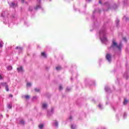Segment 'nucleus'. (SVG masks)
Instances as JSON below:
<instances>
[{
    "instance_id": "obj_17",
    "label": "nucleus",
    "mask_w": 129,
    "mask_h": 129,
    "mask_svg": "<svg viewBox=\"0 0 129 129\" xmlns=\"http://www.w3.org/2000/svg\"><path fill=\"white\" fill-rule=\"evenodd\" d=\"M98 107H99V108H100V109H102V105H101L100 104H99L98 105Z\"/></svg>"
},
{
    "instance_id": "obj_3",
    "label": "nucleus",
    "mask_w": 129,
    "mask_h": 129,
    "mask_svg": "<svg viewBox=\"0 0 129 129\" xmlns=\"http://www.w3.org/2000/svg\"><path fill=\"white\" fill-rule=\"evenodd\" d=\"M1 85H2V86L5 87L6 91H7V92L9 91V86L8 85V84L7 83H2Z\"/></svg>"
},
{
    "instance_id": "obj_13",
    "label": "nucleus",
    "mask_w": 129,
    "mask_h": 129,
    "mask_svg": "<svg viewBox=\"0 0 129 129\" xmlns=\"http://www.w3.org/2000/svg\"><path fill=\"white\" fill-rule=\"evenodd\" d=\"M39 128L42 129V128H43V127H44V125L43 124H40L39 125Z\"/></svg>"
},
{
    "instance_id": "obj_30",
    "label": "nucleus",
    "mask_w": 129,
    "mask_h": 129,
    "mask_svg": "<svg viewBox=\"0 0 129 129\" xmlns=\"http://www.w3.org/2000/svg\"><path fill=\"white\" fill-rule=\"evenodd\" d=\"M99 4H102V3H101V0H99Z\"/></svg>"
},
{
    "instance_id": "obj_2",
    "label": "nucleus",
    "mask_w": 129,
    "mask_h": 129,
    "mask_svg": "<svg viewBox=\"0 0 129 129\" xmlns=\"http://www.w3.org/2000/svg\"><path fill=\"white\" fill-rule=\"evenodd\" d=\"M111 47L117 48L118 51H120L121 50V48H122V44L121 43L117 44V43H116L115 40H113L112 44L111 45Z\"/></svg>"
},
{
    "instance_id": "obj_11",
    "label": "nucleus",
    "mask_w": 129,
    "mask_h": 129,
    "mask_svg": "<svg viewBox=\"0 0 129 129\" xmlns=\"http://www.w3.org/2000/svg\"><path fill=\"white\" fill-rule=\"evenodd\" d=\"M12 106H13V105H12V104H8V108H9V109L12 108Z\"/></svg>"
},
{
    "instance_id": "obj_24",
    "label": "nucleus",
    "mask_w": 129,
    "mask_h": 129,
    "mask_svg": "<svg viewBox=\"0 0 129 129\" xmlns=\"http://www.w3.org/2000/svg\"><path fill=\"white\" fill-rule=\"evenodd\" d=\"M20 123H21V124H24V123H25V121H20Z\"/></svg>"
},
{
    "instance_id": "obj_37",
    "label": "nucleus",
    "mask_w": 129,
    "mask_h": 129,
    "mask_svg": "<svg viewBox=\"0 0 129 129\" xmlns=\"http://www.w3.org/2000/svg\"><path fill=\"white\" fill-rule=\"evenodd\" d=\"M71 80H72V78H71Z\"/></svg>"
},
{
    "instance_id": "obj_9",
    "label": "nucleus",
    "mask_w": 129,
    "mask_h": 129,
    "mask_svg": "<svg viewBox=\"0 0 129 129\" xmlns=\"http://www.w3.org/2000/svg\"><path fill=\"white\" fill-rule=\"evenodd\" d=\"M41 56H42V57H44V58H46V57H47V55H46V53L45 52H42Z\"/></svg>"
},
{
    "instance_id": "obj_34",
    "label": "nucleus",
    "mask_w": 129,
    "mask_h": 129,
    "mask_svg": "<svg viewBox=\"0 0 129 129\" xmlns=\"http://www.w3.org/2000/svg\"><path fill=\"white\" fill-rule=\"evenodd\" d=\"M69 119H72V116H71L69 117Z\"/></svg>"
},
{
    "instance_id": "obj_14",
    "label": "nucleus",
    "mask_w": 129,
    "mask_h": 129,
    "mask_svg": "<svg viewBox=\"0 0 129 129\" xmlns=\"http://www.w3.org/2000/svg\"><path fill=\"white\" fill-rule=\"evenodd\" d=\"M32 84H31V83H27V87H31Z\"/></svg>"
},
{
    "instance_id": "obj_10",
    "label": "nucleus",
    "mask_w": 129,
    "mask_h": 129,
    "mask_svg": "<svg viewBox=\"0 0 129 129\" xmlns=\"http://www.w3.org/2000/svg\"><path fill=\"white\" fill-rule=\"evenodd\" d=\"M13 69V67L10 66L7 67V70H12Z\"/></svg>"
},
{
    "instance_id": "obj_27",
    "label": "nucleus",
    "mask_w": 129,
    "mask_h": 129,
    "mask_svg": "<svg viewBox=\"0 0 129 129\" xmlns=\"http://www.w3.org/2000/svg\"><path fill=\"white\" fill-rule=\"evenodd\" d=\"M71 89L68 88H67V91H69V90H71Z\"/></svg>"
},
{
    "instance_id": "obj_35",
    "label": "nucleus",
    "mask_w": 129,
    "mask_h": 129,
    "mask_svg": "<svg viewBox=\"0 0 129 129\" xmlns=\"http://www.w3.org/2000/svg\"><path fill=\"white\" fill-rule=\"evenodd\" d=\"M10 96V97H12L13 95H11H11H10V96Z\"/></svg>"
},
{
    "instance_id": "obj_8",
    "label": "nucleus",
    "mask_w": 129,
    "mask_h": 129,
    "mask_svg": "<svg viewBox=\"0 0 129 129\" xmlns=\"http://www.w3.org/2000/svg\"><path fill=\"white\" fill-rule=\"evenodd\" d=\"M35 9V10H39V9H41V5L40 4L37 5Z\"/></svg>"
},
{
    "instance_id": "obj_19",
    "label": "nucleus",
    "mask_w": 129,
    "mask_h": 129,
    "mask_svg": "<svg viewBox=\"0 0 129 129\" xmlns=\"http://www.w3.org/2000/svg\"><path fill=\"white\" fill-rule=\"evenodd\" d=\"M127 103V100H126V99H125L123 102V104L125 105Z\"/></svg>"
},
{
    "instance_id": "obj_31",
    "label": "nucleus",
    "mask_w": 129,
    "mask_h": 129,
    "mask_svg": "<svg viewBox=\"0 0 129 129\" xmlns=\"http://www.w3.org/2000/svg\"><path fill=\"white\" fill-rule=\"evenodd\" d=\"M3 79V77L0 75V80H2Z\"/></svg>"
},
{
    "instance_id": "obj_12",
    "label": "nucleus",
    "mask_w": 129,
    "mask_h": 129,
    "mask_svg": "<svg viewBox=\"0 0 129 129\" xmlns=\"http://www.w3.org/2000/svg\"><path fill=\"white\" fill-rule=\"evenodd\" d=\"M53 123H54V125L55 126H58V122H57V121H54V122H53Z\"/></svg>"
},
{
    "instance_id": "obj_18",
    "label": "nucleus",
    "mask_w": 129,
    "mask_h": 129,
    "mask_svg": "<svg viewBox=\"0 0 129 129\" xmlns=\"http://www.w3.org/2000/svg\"><path fill=\"white\" fill-rule=\"evenodd\" d=\"M71 128L72 129H75V128H76V126L75 125H71Z\"/></svg>"
},
{
    "instance_id": "obj_29",
    "label": "nucleus",
    "mask_w": 129,
    "mask_h": 129,
    "mask_svg": "<svg viewBox=\"0 0 129 129\" xmlns=\"http://www.w3.org/2000/svg\"><path fill=\"white\" fill-rule=\"evenodd\" d=\"M116 22L117 24H118V23H119V20H117L116 21Z\"/></svg>"
},
{
    "instance_id": "obj_36",
    "label": "nucleus",
    "mask_w": 129,
    "mask_h": 129,
    "mask_svg": "<svg viewBox=\"0 0 129 129\" xmlns=\"http://www.w3.org/2000/svg\"><path fill=\"white\" fill-rule=\"evenodd\" d=\"M91 0H86L87 2H90Z\"/></svg>"
},
{
    "instance_id": "obj_25",
    "label": "nucleus",
    "mask_w": 129,
    "mask_h": 129,
    "mask_svg": "<svg viewBox=\"0 0 129 129\" xmlns=\"http://www.w3.org/2000/svg\"><path fill=\"white\" fill-rule=\"evenodd\" d=\"M35 91L36 92H39V91H40V90L39 89H37L36 88L35 89Z\"/></svg>"
},
{
    "instance_id": "obj_32",
    "label": "nucleus",
    "mask_w": 129,
    "mask_h": 129,
    "mask_svg": "<svg viewBox=\"0 0 129 129\" xmlns=\"http://www.w3.org/2000/svg\"><path fill=\"white\" fill-rule=\"evenodd\" d=\"M21 2L23 3H25V0H21Z\"/></svg>"
},
{
    "instance_id": "obj_5",
    "label": "nucleus",
    "mask_w": 129,
    "mask_h": 129,
    "mask_svg": "<svg viewBox=\"0 0 129 129\" xmlns=\"http://www.w3.org/2000/svg\"><path fill=\"white\" fill-rule=\"evenodd\" d=\"M10 6L11 8H16V7H17V5L15 4L14 3H12L10 4Z\"/></svg>"
},
{
    "instance_id": "obj_28",
    "label": "nucleus",
    "mask_w": 129,
    "mask_h": 129,
    "mask_svg": "<svg viewBox=\"0 0 129 129\" xmlns=\"http://www.w3.org/2000/svg\"><path fill=\"white\" fill-rule=\"evenodd\" d=\"M125 116H126V113H124L123 114V117H125Z\"/></svg>"
},
{
    "instance_id": "obj_26",
    "label": "nucleus",
    "mask_w": 129,
    "mask_h": 129,
    "mask_svg": "<svg viewBox=\"0 0 129 129\" xmlns=\"http://www.w3.org/2000/svg\"><path fill=\"white\" fill-rule=\"evenodd\" d=\"M63 89V88H62V86H59V90H62Z\"/></svg>"
},
{
    "instance_id": "obj_20",
    "label": "nucleus",
    "mask_w": 129,
    "mask_h": 129,
    "mask_svg": "<svg viewBox=\"0 0 129 129\" xmlns=\"http://www.w3.org/2000/svg\"><path fill=\"white\" fill-rule=\"evenodd\" d=\"M6 14L5 12H2V14H1V17H5V15Z\"/></svg>"
},
{
    "instance_id": "obj_22",
    "label": "nucleus",
    "mask_w": 129,
    "mask_h": 129,
    "mask_svg": "<svg viewBox=\"0 0 129 129\" xmlns=\"http://www.w3.org/2000/svg\"><path fill=\"white\" fill-rule=\"evenodd\" d=\"M56 70H57V71H58V70H61V67H57L56 68Z\"/></svg>"
},
{
    "instance_id": "obj_16",
    "label": "nucleus",
    "mask_w": 129,
    "mask_h": 129,
    "mask_svg": "<svg viewBox=\"0 0 129 129\" xmlns=\"http://www.w3.org/2000/svg\"><path fill=\"white\" fill-rule=\"evenodd\" d=\"M3 45H4V42L3 41L0 42V48H3Z\"/></svg>"
},
{
    "instance_id": "obj_7",
    "label": "nucleus",
    "mask_w": 129,
    "mask_h": 129,
    "mask_svg": "<svg viewBox=\"0 0 129 129\" xmlns=\"http://www.w3.org/2000/svg\"><path fill=\"white\" fill-rule=\"evenodd\" d=\"M47 106H48V105L46 103H43L42 104V108L44 109H46V108H47Z\"/></svg>"
},
{
    "instance_id": "obj_21",
    "label": "nucleus",
    "mask_w": 129,
    "mask_h": 129,
    "mask_svg": "<svg viewBox=\"0 0 129 129\" xmlns=\"http://www.w3.org/2000/svg\"><path fill=\"white\" fill-rule=\"evenodd\" d=\"M109 89V88L108 87H105V90L106 91H108Z\"/></svg>"
},
{
    "instance_id": "obj_6",
    "label": "nucleus",
    "mask_w": 129,
    "mask_h": 129,
    "mask_svg": "<svg viewBox=\"0 0 129 129\" xmlns=\"http://www.w3.org/2000/svg\"><path fill=\"white\" fill-rule=\"evenodd\" d=\"M17 70H18V72H23V71H24L23 67H22L18 68Z\"/></svg>"
},
{
    "instance_id": "obj_23",
    "label": "nucleus",
    "mask_w": 129,
    "mask_h": 129,
    "mask_svg": "<svg viewBox=\"0 0 129 129\" xmlns=\"http://www.w3.org/2000/svg\"><path fill=\"white\" fill-rule=\"evenodd\" d=\"M25 98H26V99H29L30 98V96L28 95L27 96H24Z\"/></svg>"
},
{
    "instance_id": "obj_38",
    "label": "nucleus",
    "mask_w": 129,
    "mask_h": 129,
    "mask_svg": "<svg viewBox=\"0 0 129 129\" xmlns=\"http://www.w3.org/2000/svg\"><path fill=\"white\" fill-rule=\"evenodd\" d=\"M39 1V2L40 3V0H38Z\"/></svg>"
},
{
    "instance_id": "obj_33",
    "label": "nucleus",
    "mask_w": 129,
    "mask_h": 129,
    "mask_svg": "<svg viewBox=\"0 0 129 129\" xmlns=\"http://www.w3.org/2000/svg\"><path fill=\"white\" fill-rule=\"evenodd\" d=\"M123 40H124L125 41H126V39L125 38H123Z\"/></svg>"
},
{
    "instance_id": "obj_4",
    "label": "nucleus",
    "mask_w": 129,
    "mask_h": 129,
    "mask_svg": "<svg viewBox=\"0 0 129 129\" xmlns=\"http://www.w3.org/2000/svg\"><path fill=\"white\" fill-rule=\"evenodd\" d=\"M106 59L108 61V62H111V55L108 53L106 55Z\"/></svg>"
},
{
    "instance_id": "obj_1",
    "label": "nucleus",
    "mask_w": 129,
    "mask_h": 129,
    "mask_svg": "<svg viewBox=\"0 0 129 129\" xmlns=\"http://www.w3.org/2000/svg\"><path fill=\"white\" fill-rule=\"evenodd\" d=\"M100 36V39L103 44H106L107 42V39L106 38V36L105 34V30L102 29L100 31L99 33Z\"/></svg>"
},
{
    "instance_id": "obj_15",
    "label": "nucleus",
    "mask_w": 129,
    "mask_h": 129,
    "mask_svg": "<svg viewBox=\"0 0 129 129\" xmlns=\"http://www.w3.org/2000/svg\"><path fill=\"white\" fill-rule=\"evenodd\" d=\"M16 49H19V51H22V50H23V48L22 47H20L19 46L16 47Z\"/></svg>"
}]
</instances>
